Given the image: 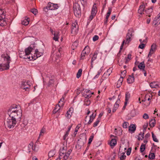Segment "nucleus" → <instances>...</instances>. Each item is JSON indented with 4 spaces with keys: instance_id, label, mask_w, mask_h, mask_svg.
I'll return each instance as SVG.
<instances>
[{
    "instance_id": "nucleus-13",
    "label": "nucleus",
    "mask_w": 160,
    "mask_h": 160,
    "mask_svg": "<svg viewBox=\"0 0 160 160\" xmlns=\"http://www.w3.org/2000/svg\"><path fill=\"white\" fill-rule=\"evenodd\" d=\"M127 82L128 83H132L134 81V73H133L131 75H129L128 78L127 79Z\"/></svg>"
},
{
    "instance_id": "nucleus-50",
    "label": "nucleus",
    "mask_w": 160,
    "mask_h": 160,
    "mask_svg": "<svg viewBox=\"0 0 160 160\" xmlns=\"http://www.w3.org/2000/svg\"><path fill=\"white\" fill-rule=\"evenodd\" d=\"M72 115V113L67 111L66 113V117L68 118H70L71 117Z\"/></svg>"
},
{
    "instance_id": "nucleus-17",
    "label": "nucleus",
    "mask_w": 160,
    "mask_h": 160,
    "mask_svg": "<svg viewBox=\"0 0 160 160\" xmlns=\"http://www.w3.org/2000/svg\"><path fill=\"white\" fill-rule=\"evenodd\" d=\"M98 53H99V51H98V50L94 52L92 56V57L91 58V61H92V62H93V61H95L97 59V55H98Z\"/></svg>"
},
{
    "instance_id": "nucleus-16",
    "label": "nucleus",
    "mask_w": 160,
    "mask_h": 160,
    "mask_svg": "<svg viewBox=\"0 0 160 160\" xmlns=\"http://www.w3.org/2000/svg\"><path fill=\"white\" fill-rule=\"evenodd\" d=\"M145 7L144 5H141L139 7V8L138 10V13L141 15L142 14L144 11Z\"/></svg>"
},
{
    "instance_id": "nucleus-60",
    "label": "nucleus",
    "mask_w": 160,
    "mask_h": 160,
    "mask_svg": "<svg viewBox=\"0 0 160 160\" xmlns=\"http://www.w3.org/2000/svg\"><path fill=\"white\" fill-rule=\"evenodd\" d=\"M96 15H94V14H93L92 13V14H91L90 15V16L89 17V20L90 21H91L93 18Z\"/></svg>"
},
{
    "instance_id": "nucleus-30",
    "label": "nucleus",
    "mask_w": 160,
    "mask_h": 160,
    "mask_svg": "<svg viewBox=\"0 0 160 160\" xmlns=\"http://www.w3.org/2000/svg\"><path fill=\"white\" fill-rule=\"evenodd\" d=\"M117 143V141L115 139H112L110 142L111 146H114Z\"/></svg>"
},
{
    "instance_id": "nucleus-42",
    "label": "nucleus",
    "mask_w": 160,
    "mask_h": 160,
    "mask_svg": "<svg viewBox=\"0 0 160 160\" xmlns=\"http://www.w3.org/2000/svg\"><path fill=\"white\" fill-rule=\"evenodd\" d=\"M90 104V101L88 99H86L84 102V105L85 106H88Z\"/></svg>"
},
{
    "instance_id": "nucleus-58",
    "label": "nucleus",
    "mask_w": 160,
    "mask_h": 160,
    "mask_svg": "<svg viewBox=\"0 0 160 160\" xmlns=\"http://www.w3.org/2000/svg\"><path fill=\"white\" fill-rule=\"evenodd\" d=\"M131 151V148H129L127 152V154L128 156H129L130 155Z\"/></svg>"
},
{
    "instance_id": "nucleus-52",
    "label": "nucleus",
    "mask_w": 160,
    "mask_h": 160,
    "mask_svg": "<svg viewBox=\"0 0 160 160\" xmlns=\"http://www.w3.org/2000/svg\"><path fill=\"white\" fill-rule=\"evenodd\" d=\"M66 147H63L62 148L60 149V152H63V153H65L66 152Z\"/></svg>"
},
{
    "instance_id": "nucleus-27",
    "label": "nucleus",
    "mask_w": 160,
    "mask_h": 160,
    "mask_svg": "<svg viewBox=\"0 0 160 160\" xmlns=\"http://www.w3.org/2000/svg\"><path fill=\"white\" fill-rule=\"evenodd\" d=\"M150 87L152 88H155L158 87V85L155 82H152L150 84Z\"/></svg>"
},
{
    "instance_id": "nucleus-35",
    "label": "nucleus",
    "mask_w": 160,
    "mask_h": 160,
    "mask_svg": "<svg viewBox=\"0 0 160 160\" xmlns=\"http://www.w3.org/2000/svg\"><path fill=\"white\" fill-rule=\"evenodd\" d=\"M100 120L101 118H98L96 122H94L93 123V127H97L98 126L99 122H100Z\"/></svg>"
},
{
    "instance_id": "nucleus-28",
    "label": "nucleus",
    "mask_w": 160,
    "mask_h": 160,
    "mask_svg": "<svg viewBox=\"0 0 160 160\" xmlns=\"http://www.w3.org/2000/svg\"><path fill=\"white\" fill-rule=\"evenodd\" d=\"M46 131V129L45 128H43L41 130L39 137L38 138V140L39 139V138H40V137L41 136H43L44 135V132Z\"/></svg>"
},
{
    "instance_id": "nucleus-11",
    "label": "nucleus",
    "mask_w": 160,
    "mask_h": 160,
    "mask_svg": "<svg viewBox=\"0 0 160 160\" xmlns=\"http://www.w3.org/2000/svg\"><path fill=\"white\" fill-rule=\"evenodd\" d=\"M156 50V45L153 43L151 46L148 55V57H151Z\"/></svg>"
},
{
    "instance_id": "nucleus-38",
    "label": "nucleus",
    "mask_w": 160,
    "mask_h": 160,
    "mask_svg": "<svg viewBox=\"0 0 160 160\" xmlns=\"http://www.w3.org/2000/svg\"><path fill=\"white\" fill-rule=\"evenodd\" d=\"M125 152H122L121 153V156L119 157L120 160H124L125 159L126 156L124 154Z\"/></svg>"
},
{
    "instance_id": "nucleus-29",
    "label": "nucleus",
    "mask_w": 160,
    "mask_h": 160,
    "mask_svg": "<svg viewBox=\"0 0 160 160\" xmlns=\"http://www.w3.org/2000/svg\"><path fill=\"white\" fill-rule=\"evenodd\" d=\"M149 125L151 127H153L154 126L155 124V119H152L149 121Z\"/></svg>"
},
{
    "instance_id": "nucleus-12",
    "label": "nucleus",
    "mask_w": 160,
    "mask_h": 160,
    "mask_svg": "<svg viewBox=\"0 0 160 160\" xmlns=\"http://www.w3.org/2000/svg\"><path fill=\"white\" fill-rule=\"evenodd\" d=\"M16 106L17 105H15V106H13L10 107L8 111V115L9 114V113H12L18 110L17 109Z\"/></svg>"
},
{
    "instance_id": "nucleus-20",
    "label": "nucleus",
    "mask_w": 160,
    "mask_h": 160,
    "mask_svg": "<svg viewBox=\"0 0 160 160\" xmlns=\"http://www.w3.org/2000/svg\"><path fill=\"white\" fill-rule=\"evenodd\" d=\"M123 81V78L122 77H121L117 82V87L118 88H119L122 84Z\"/></svg>"
},
{
    "instance_id": "nucleus-33",
    "label": "nucleus",
    "mask_w": 160,
    "mask_h": 160,
    "mask_svg": "<svg viewBox=\"0 0 160 160\" xmlns=\"http://www.w3.org/2000/svg\"><path fill=\"white\" fill-rule=\"evenodd\" d=\"M60 109V106L59 105L56 106L53 111V113H56Z\"/></svg>"
},
{
    "instance_id": "nucleus-23",
    "label": "nucleus",
    "mask_w": 160,
    "mask_h": 160,
    "mask_svg": "<svg viewBox=\"0 0 160 160\" xmlns=\"http://www.w3.org/2000/svg\"><path fill=\"white\" fill-rule=\"evenodd\" d=\"M97 7H96V6H95V4H94L93 5L92 7V10H91V14H92V13L93 14H94V15H96V14L97 13Z\"/></svg>"
},
{
    "instance_id": "nucleus-37",
    "label": "nucleus",
    "mask_w": 160,
    "mask_h": 160,
    "mask_svg": "<svg viewBox=\"0 0 160 160\" xmlns=\"http://www.w3.org/2000/svg\"><path fill=\"white\" fill-rule=\"evenodd\" d=\"M145 149V144H142L140 148V151L141 152H142Z\"/></svg>"
},
{
    "instance_id": "nucleus-55",
    "label": "nucleus",
    "mask_w": 160,
    "mask_h": 160,
    "mask_svg": "<svg viewBox=\"0 0 160 160\" xmlns=\"http://www.w3.org/2000/svg\"><path fill=\"white\" fill-rule=\"evenodd\" d=\"M99 37L97 35H95L92 38V40L93 41H95L97 40L98 39Z\"/></svg>"
},
{
    "instance_id": "nucleus-3",
    "label": "nucleus",
    "mask_w": 160,
    "mask_h": 160,
    "mask_svg": "<svg viewBox=\"0 0 160 160\" xmlns=\"http://www.w3.org/2000/svg\"><path fill=\"white\" fill-rule=\"evenodd\" d=\"M17 122L16 120L9 117L7 119L5 125L6 127L9 128H13L16 125Z\"/></svg>"
},
{
    "instance_id": "nucleus-10",
    "label": "nucleus",
    "mask_w": 160,
    "mask_h": 160,
    "mask_svg": "<svg viewBox=\"0 0 160 160\" xmlns=\"http://www.w3.org/2000/svg\"><path fill=\"white\" fill-rule=\"evenodd\" d=\"M53 10V3L51 2H49L47 5L46 7H44L43 8L44 11L47 12L48 10Z\"/></svg>"
},
{
    "instance_id": "nucleus-31",
    "label": "nucleus",
    "mask_w": 160,
    "mask_h": 160,
    "mask_svg": "<svg viewBox=\"0 0 160 160\" xmlns=\"http://www.w3.org/2000/svg\"><path fill=\"white\" fill-rule=\"evenodd\" d=\"M152 9L151 8H149L145 10V12L146 13L149 14L148 15H147L149 17H150L151 14H150V12H152Z\"/></svg>"
},
{
    "instance_id": "nucleus-40",
    "label": "nucleus",
    "mask_w": 160,
    "mask_h": 160,
    "mask_svg": "<svg viewBox=\"0 0 160 160\" xmlns=\"http://www.w3.org/2000/svg\"><path fill=\"white\" fill-rule=\"evenodd\" d=\"M78 46V42L77 41H75L72 44V48L73 50H74V48L77 47Z\"/></svg>"
},
{
    "instance_id": "nucleus-34",
    "label": "nucleus",
    "mask_w": 160,
    "mask_h": 160,
    "mask_svg": "<svg viewBox=\"0 0 160 160\" xmlns=\"http://www.w3.org/2000/svg\"><path fill=\"white\" fill-rule=\"evenodd\" d=\"M82 69H80L78 70V71L77 74V78H79L81 76L82 73Z\"/></svg>"
},
{
    "instance_id": "nucleus-5",
    "label": "nucleus",
    "mask_w": 160,
    "mask_h": 160,
    "mask_svg": "<svg viewBox=\"0 0 160 160\" xmlns=\"http://www.w3.org/2000/svg\"><path fill=\"white\" fill-rule=\"evenodd\" d=\"M8 115L10 117L16 120H19L22 116V110L20 109L19 110L16 111L15 112L9 113Z\"/></svg>"
},
{
    "instance_id": "nucleus-26",
    "label": "nucleus",
    "mask_w": 160,
    "mask_h": 160,
    "mask_svg": "<svg viewBox=\"0 0 160 160\" xmlns=\"http://www.w3.org/2000/svg\"><path fill=\"white\" fill-rule=\"evenodd\" d=\"M112 11V8L109 7L108 8V11L107 13L106 17V19H108Z\"/></svg>"
},
{
    "instance_id": "nucleus-57",
    "label": "nucleus",
    "mask_w": 160,
    "mask_h": 160,
    "mask_svg": "<svg viewBox=\"0 0 160 160\" xmlns=\"http://www.w3.org/2000/svg\"><path fill=\"white\" fill-rule=\"evenodd\" d=\"M145 46V44L144 43H142L139 45L138 48L142 49L144 48Z\"/></svg>"
},
{
    "instance_id": "nucleus-51",
    "label": "nucleus",
    "mask_w": 160,
    "mask_h": 160,
    "mask_svg": "<svg viewBox=\"0 0 160 160\" xmlns=\"http://www.w3.org/2000/svg\"><path fill=\"white\" fill-rule=\"evenodd\" d=\"M30 12H32L33 14L35 15L36 14V12H37V10L35 8L31 9L30 10Z\"/></svg>"
},
{
    "instance_id": "nucleus-59",
    "label": "nucleus",
    "mask_w": 160,
    "mask_h": 160,
    "mask_svg": "<svg viewBox=\"0 0 160 160\" xmlns=\"http://www.w3.org/2000/svg\"><path fill=\"white\" fill-rule=\"evenodd\" d=\"M53 10H56V9H58V4H53Z\"/></svg>"
},
{
    "instance_id": "nucleus-24",
    "label": "nucleus",
    "mask_w": 160,
    "mask_h": 160,
    "mask_svg": "<svg viewBox=\"0 0 160 160\" xmlns=\"http://www.w3.org/2000/svg\"><path fill=\"white\" fill-rule=\"evenodd\" d=\"M28 18L24 19L22 21V24L25 26H27L28 25L29 23V20Z\"/></svg>"
},
{
    "instance_id": "nucleus-48",
    "label": "nucleus",
    "mask_w": 160,
    "mask_h": 160,
    "mask_svg": "<svg viewBox=\"0 0 160 160\" xmlns=\"http://www.w3.org/2000/svg\"><path fill=\"white\" fill-rule=\"evenodd\" d=\"M64 154H65V153H63V152H60L59 157L58 158H60V159H61L62 158H63V157L64 156Z\"/></svg>"
},
{
    "instance_id": "nucleus-61",
    "label": "nucleus",
    "mask_w": 160,
    "mask_h": 160,
    "mask_svg": "<svg viewBox=\"0 0 160 160\" xmlns=\"http://www.w3.org/2000/svg\"><path fill=\"white\" fill-rule=\"evenodd\" d=\"M120 102V99L118 98L117 100V101L116 102H115V104H114V105H116L117 106H118V107H119V105Z\"/></svg>"
},
{
    "instance_id": "nucleus-41",
    "label": "nucleus",
    "mask_w": 160,
    "mask_h": 160,
    "mask_svg": "<svg viewBox=\"0 0 160 160\" xmlns=\"http://www.w3.org/2000/svg\"><path fill=\"white\" fill-rule=\"evenodd\" d=\"M130 97V93L128 92H127L125 94V99L126 101H128Z\"/></svg>"
},
{
    "instance_id": "nucleus-32",
    "label": "nucleus",
    "mask_w": 160,
    "mask_h": 160,
    "mask_svg": "<svg viewBox=\"0 0 160 160\" xmlns=\"http://www.w3.org/2000/svg\"><path fill=\"white\" fill-rule=\"evenodd\" d=\"M144 133L143 132L142 133V132H140V133L139 134V136H138V139L139 140H142V139L144 138Z\"/></svg>"
},
{
    "instance_id": "nucleus-44",
    "label": "nucleus",
    "mask_w": 160,
    "mask_h": 160,
    "mask_svg": "<svg viewBox=\"0 0 160 160\" xmlns=\"http://www.w3.org/2000/svg\"><path fill=\"white\" fill-rule=\"evenodd\" d=\"M78 27V25L77 22L75 21L73 22L72 24V28Z\"/></svg>"
},
{
    "instance_id": "nucleus-18",
    "label": "nucleus",
    "mask_w": 160,
    "mask_h": 160,
    "mask_svg": "<svg viewBox=\"0 0 160 160\" xmlns=\"http://www.w3.org/2000/svg\"><path fill=\"white\" fill-rule=\"evenodd\" d=\"M136 129V127L135 125L132 124L130 125L129 127L128 131L132 132H134Z\"/></svg>"
},
{
    "instance_id": "nucleus-21",
    "label": "nucleus",
    "mask_w": 160,
    "mask_h": 160,
    "mask_svg": "<svg viewBox=\"0 0 160 160\" xmlns=\"http://www.w3.org/2000/svg\"><path fill=\"white\" fill-rule=\"evenodd\" d=\"M78 31V27L72 28L71 33L73 35H76Z\"/></svg>"
},
{
    "instance_id": "nucleus-19",
    "label": "nucleus",
    "mask_w": 160,
    "mask_h": 160,
    "mask_svg": "<svg viewBox=\"0 0 160 160\" xmlns=\"http://www.w3.org/2000/svg\"><path fill=\"white\" fill-rule=\"evenodd\" d=\"M138 68L142 70V71H144L145 65L144 62H142L140 63L138 65Z\"/></svg>"
},
{
    "instance_id": "nucleus-62",
    "label": "nucleus",
    "mask_w": 160,
    "mask_h": 160,
    "mask_svg": "<svg viewBox=\"0 0 160 160\" xmlns=\"http://www.w3.org/2000/svg\"><path fill=\"white\" fill-rule=\"evenodd\" d=\"M68 111L72 114L73 111V109L71 107Z\"/></svg>"
},
{
    "instance_id": "nucleus-8",
    "label": "nucleus",
    "mask_w": 160,
    "mask_h": 160,
    "mask_svg": "<svg viewBox=\"0 0 160 160\" xmlns=\"http://www.w3.org/2000/svg\"><path fill=\"white\" fill-rule=\"evenodd\" d=\"M4 11L0 8V25L4 26L6 24L5 21V16L4 15Z\"/></svg>"
},
{
    "instance_id": "nucleus-45",
    "label": "nucleus",
    "mask_w": 160,
    "mask_h": 160,
    "mask_svg": "<svg viewBox=\"0 0 160 160\" xmlns=\"http://www.w3.org/2000/svg\"><path fill=\"white\" fill-rule=\"evenodd\" d=\"M128 125L129 123L128 122H125L123 123L122 127L123 128H127Z\"/></svg>"
},
{
    "instance_id": "nucleus-14",
    "label": "nucleus",
    "mask_w": 160,
    "mask_h": 160,
    "mask_svg": "<svg viewBox=\"0 0 160 160\" xmlns=\"http://www.w3.org/2000/svg\"><path fill=\"white\" fill-rule=\"evenodd\" d=\"M112 68H109L106 72L103 75V77H104L106 78H107L110 75L112 72Z\"/></svg>"
},
{
    "instance_id": "nucleus-9",
    "label": "nucleus",
    "mask_w": 160,
    "mask_h": 160,
    "mask_svg": "<svg viewBox=\"0 0 160 160\" xmlns=\"http://www.w3.org/2000/svg\"><path fill=\"white\" fill-rule=\"evenodd\" d=\"M89 52V48L88 47L86 46L84 48V50L82 51L81 53V59H83L85 56V55H88Z\"/></svg>"
},
{
    "instance_id": "nucleus-54",
    "label": "nucleus",
    "mask_w": 160,
    "mask_h": 160,
    "mask_svg": "<svg viewBox=\"0 0 160 160\" xmlns=\"http://www.w3.org/2000/svg\"><path fill=\"white\" fill-rule=\"evenodd\" d=\"M54 82V80L53 79H50L48 83V86H49L50 85H51Z\"/></svg>"
},
{
    "instance_id": "nucleus-7",
    "label": "nucleus",
    "mask_w": 160,
    "mask_h": 160,
    "mask_svg": "<svg viewBox=\"0 0 160 160\" xmlns=\"http://www.w3.org/2000/svg\"><path fill=\"white\" fill-rule=\"evenodd\" d=\"M31 85L32 83L29 81L22 82V83L21 88L26 91L27 90L28 91H29V88Z\"/></svg>"
},
{
    "instance_id": "nucleus-22",
    "label": "nucleus",
    "mask_w": 160,
    "mask_h": 160,
    "mask_svg": "<svg viewBox=\"0 0 160 160\" xmlns=\"http://www.w3.org/2000/svg\"><path fill=\"white\" fill-rule=\"evenodd\" d=\"M72 152V150L71 149H69L67 152V153H65V154H64V157H63V158L64 159H68V157L70 155L71 153Z\"/></svg>"
},
{
    "instance_id": "nucleus-6",
    "label": "nucleus",
    "mask_w": 160,
    "mask_h": 160,
    "mask_svg": "<svg viewBox=\"0 0 160 160\" xmlns=\"http://www.w3.org/2000/svg\"><path fill=\"white\" fill-rule=\"evenodd\" d=\"M133 33L134 30L132 28H130L128 30L126 36V44H128L130 42L132 38L134 36Z\"/></svg>"
},
{
    "instance_id": "nucleus-25",
    "label": "nucleus",
    "mask_w": 160,
    "mask_h": 160,
    "mask_svg": "<svg viewBox=\"0 0 160 160\" xmlns=\"http://www.w3.org/2000/svg\"><path fill=\"white\" fill-rule=\"evenodd\" d=\"M55 151L54 150H51L48 153L49 158L52 157L55 154Z\"/></svg>"
},
{
    "instance_id": "nucleus-4",
    "label": "nucleus",
    "mask_w": 160,
    "mask_h": 160,
    "mask_svg": "<svg viewBox=\"0 0 160 160\" xmlns=\"http://www.w3.org/2000/svg\"><path fill=\"white\" fill-rule=\"evenodd\" d=\"M73 10L75 16L79 18L81 16V10L80 5L78 3H75L73 4Z\"/></svg>"
},
{
    "instance_id": "nucleus-2",
    "label": "nucleus",
    "mask_w": 160,
    "mask_h": 160,
    "mask_svg": "<svg viewBox=\"0 0 160 160\" xmlns=\"http://www.w3.org/2000/svg\"><path fill=\"white\" fill-rule=\"evenodd\" d=\"M1 57L3 59V62L0 64V70L2 71L9 69V64L11 61L10 57L8 54H3Z\"/></svg>"
},
{
    "instance_id": "nucleus-46",
    "label": "nucleus",
    "mask_w": 160,
    "mask_h": 160,
    "mask_svg": "<svg viewBox=\"0 0 160 160\" xmlns=\"http://www.w3.org/2000/svg\"><path fill=\"white\" fill-rule=\"evenodd\" d=\"M118 107H118L117 105H114L112 110V112L114 113L116 111V110L118 108Z\"/></svg>"
},
{
    "instance_id": "nucleus-56",
    "label": "nucleus",
    "mask_w": 160,
    "mask_h": 160,
    "mask_svg": "<svg viewBox=\"0 0 160 160\" xmlns=\"http://www.w3.org/2000/svg\"><path fill=\"white\" fill-rule=\"evenodd\" d=\"M33 143L32 142H31L28 146V148L29 149H31L33 148Z\"/></svg>"
},
{
    "instance_id": "nucleus-53",
    "label": "nucleus",
    "mask_w": 160,
    "mask_h": 160,
    "mask_svg": "<svg viewBox=\"0 0 160 160\" xmlns=\"http://www.w3.org/2000/svg\"><path fill=\"white\" fill-rule=\"evenodd\" d=\"M69 133L68 132H66L64 135L63 137V139L64 140H67V137L68 136V135L69 134Z\"/></svg>"
},
{
    "instance_id": "nucleus-36",
    "label": "nucleus",
    "mask_w": 160,
    "mask_h": 160,
    "mask_svg": "<svg viewBox=\"0 0 160 160\" xmlns=\"http://www.w3.org/2000/svg\"><path fill=\"white\" fill-rule=\"evenodd\" d=\"M155 157V155L154 153H150L148 155V158L150 159H153Z\"/></svg>"
},
{
    "instance_id": "nucleus-47",
    "label": "nucleus",
    "mask_w": 160,
    "mask_h": 160,
    "mask_svg": "<svg viewBox=\"0 0 160 160\" xmlns=\"http://www.w3.org/2000/svg\"><path fill=\"white\" fill-rule=\"evenodd\" d=\"M54 36L53 37V39L55 41H58V35H56L55 32L54 33Z\"/></svg>"
},
{
    "instance_id": "nucleus-43",
    "label": "nucleus",
    "mask_w": 160,
    "mask_h": 160,
    "mask_svg": "<svg viewBox=\"0 0 160 160\" xmlns=\"http://www.w3.org/2000/svg\"><path fill=\"white\" fill-rule=\"evenodd\" d=\"M93 138H94V134H92V135H91L89 138V139L88 144H90L91 143V142H92V141Z\"/></svg>"
},
{
    "instance_id": "nucleus-1",
    "label": "nucleus",
    "mask_w": 160,
    "mask_h": 160,
    "mask_svg": "<svg viewBox=\"0 0 160 160\" xmlns=\"http://www.w3.org/2000/svg\"><path fill=\"white\" fill-rule=\"evenodd\" d=\"M35 43L31 44L29 47L25 49L24 55H22L24 54V52H23L22 54V53L19 54L20 57L24 59L28 58L31 60L30 56H28L29 55L31 54L32 58L35 60L38 58L37 53L38 52V50L35 49Z\"/></svg>"
},
{
    "instance_id": "nucleus-64",
    "label": "nucleus",
    "mask_w": 160,
    "mask_h": 160,
    "mask_svg": "<svg viewBox=\"0 0 160 160\" xmlns=\"http://www.w3.org/2000/svg\"><path fill=\"white\" fill-rule=\"evenodd\" d=\"M91 95L89 94L88 95H84V97L86 98H87V99H88L89 98H90L91 97Z\"/></svg>"
},
{
    "instance_id": "nucleus-49",
    "label": "nucleus",
    "mask_w": 160,
    "mask_h": 160,
    "mask_svg": "<svg viewBox=\"0 0 160 160\" xmlns=\"http://www.w3.org/2000/svg\"><path fill=\"white\" fill-rule=\"evenodd\" d=\"M142 118L143 119H146L149 118V116L147 113H145L142 115Z\"/></svg>"
},
{
    "instance_id": "nucleus-39",
    "label": "nucleus",
    "mask_w": 160,
    "mask_h": 160,
    "mask_svg": "<svg viewBox=\"0 0 160 160\" xmlns=\"http://www.w3.org/2000/svg\"><path fill=\"white\" fill-rule=\"evenodd\" d=\"M152 137L153 139V140L154 141L156 142H158V140L156 138V136L155 135L154 133L153 132H152Z\"/></svg>"
},
{
    "instance_id": "nucleus-63",
    "label": "nucleus",
    "mask_w": 160,
    "mask_h": 160,
    "mask_svg": "<svg viewBox=\"0 0 160 160\" xmlns=\"http://www.w3.org/2000/svg\"><path fill=\"white\" fill-rule=\"evenodd\" d=\"M125 40H124L122 42V43L120 46V50H121L122 49V48H123V45H124V43H125Z\"/></svg>"
},
{
    "instance_id": "nucleus-15",
    "label": "nucleus",
    "mask_w": 160,
    "mask_h": 160,
    "mask_svg": "<svg viewBox=\"0 0 160 160\" xmlns=\"http://www.w3.org/2000/svg\"><path fill=\"white\" fill-rule=\"evenodd\" d=\"M158 23L160 24V13L158 14L157 17L154 18L153 21V23L154 25H157Z\"/></svg>"
}]
</instances>
